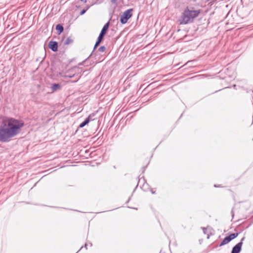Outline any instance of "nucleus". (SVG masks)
Wrapping results in <instances>:
<instances>
[{"label": "nucleus", "instance_id": "nucleus-1", "mask_svg": "<svg viewBox=\"0 0 253 253\" xmlns=\"http://www.w3.org/2000/svg\"><path fill=\"white\" fill-rule=\"evenodd\" d=\"M25 125L21 120L14 118L3 119L0 124V142H8L18 135Z\"/></svg>", "mask_w": 253, "mask_h": 253}, {"label": "nucleus", "instance_id": "nucleus-2", "mask_svg": "<svg viewBox=\"0 0 253 253\" xmlns=\"http://www.w3.org/2000/svg\"><path fill=\"white\" fill-rule=\"evenodd\" d=\"M201 10H195L193 7L187 6L180 16L179 22L180 24H187L192 23L194 19L200 14Z\"/></svg>", "mask_w": 253, "mask_h": 253}, {"label": "nucleus", "instance_id": "nucleus-3", "mask_svg": "<svg viewBox=\"0 0 253 253\" xmlns=\"http://www.w3.org/2000/svg\"><path fill=\"white\" fill-rule=\"evenodd\" d=\"M110 24V21H108L103 27L98 38L97 39V41L95 42V43L94 44L93 49L92 51V52L90 54V55L88 56V57L84 59L83 62L80 63L79 64V65H83L84 63H85L88 59L94 56L95 57V59H96V56H97V52L95 51V49L98 46V45L100 44L102 41L103 40L104 36L106 35Z\"/></svg>", "mask_w": 253, "mask_h": 253}, {"label": "nucleus", "instance_id": "nucleus-4", "mask_svg": "<svg viewBox=\"0 0 253 253\" xmlns=\"http://www.w3.org/2000/svg\"><path fill=\"white\" fill-rule=\"evenodd\" d=\"M133 8L127 9L120 16V21L122 24H126L128 20L132 16Z\"/></svg>", "mask_w": 253, "mask_h": 253}, {"label": "nucleus", "instance_id": "nucleus-5", "mask_svg": "<svg viewBox=\"0 0 253 253\" xmlns=\"http://www.w3.org/2000/svg\"><path fill=\"white\" fill-rule=\"evenodd\" d=\"M239 233H238V232L230 234L229 235L225 237L222 240V241L220 242V243L219 244V245L218 246L221 247V246H223L229 243L232 240H233V239L237 238L238 237V236L239 235Z\"/></svg>", "mask_w": 253, "mask_h": 253}, {"label": "nucleus", "instance_id": "nucleus-6", "mask_svg": "<svg viewBox=\"0 0 253 253\" xmlns=\"http://www.w3.org/2000/svg\"><path fill=\"white\" fill-rule=\"evenodd\" d=\"M245 239V237H243L240 241L232 248L231 253H240L241 252Z\"/></svg>", "mask_w": 253, "mask_h": 253}, {"label": "nucleus", "instance_id": "nucleus-7", "mask_svg": "<svg viewBox=\"0 0 253 253\" xmlns=\"http://www.w3.org/2000/svg\"><path fill=\"white\" fill-rule=\"evenodd\" d=\"M48 47L53 52H56L58 50V43L57 42L51 41L48 42Z\"/></svg>", "mask_w": 253, "mask_h": 253}, {"label": "nucleus", "instance_id": "nucleus-8", "mask_svg": "<svg viewBox=\"0 0 253 253\" xmlns=\"http://www.w3.org/2000/svg\"><path fill=\"white\" fill-rule=\"evenodd\" d=\"M55 30L57 31V34L60 35L64 31V27L61 24H58L56 25Z\"/></svg>", "mask_w": 253, "mask_h": 253}, {"label": "nucleus", "instance_id": "nucleus-9", "mask_svg": "<svg viewBox=\"0 0 253 253\" xmlns=\"http://www.w3.org/2000/svg\"><path fill=\"white\" fill-rule=\"evenodd\" d=\"M61 88V85L59 84L53 83L51 84V89L52 92L56 91Z\"/></svg>", "mask_w": 253, "mask_h": 253}, {"label": "nucleus", "instance_id": "nucleus-10", "mask_svg": "<svg viewBox=\"0 0 253 253\" xmlns=\"http://www.w3.org/2000/svg\"><path fill=\"white\" fill-rule=\"evenodd\" d=\"M91 5H87L85 8H84L80 11V14L81 15H84L86 12V11L90 7Z\"/></svg>", "mask_w": 253, "mask_h": 253}, {"label": "nucleus", "instance_id": "nucleus-11", "mask_svg": "<svg viewBox=\"0 0 253 253\" xmlns=\"http://www.w3.org/2000/svg\"><path fill=\"white\" fill-rule=\"evenodd\" d=\"M73 40L72 39L71 37H68L64 42L65 45H68L73 42Z\"/></svg>", "mask_w": 253, "mask_h": 253}, {"label": "nucleus", "instance_id": "nucleus-12", "mask_svg": "<svg viewBox=\"0 0 253 253\" xmlns=\"http://www.w3.org/2000/svg\"><path fill=\"white\" fill-rule=\"evenodd\" d=\"M141 180L143 181V183H143V186H142L143 187H144V186H145V183H146V184L147 185V183H146V180L145 179L144 177L143 176H142L141 178L139 179L138 181V183H137V186H136V188H137V186H138V185L139 183L140 182V181H141Z\"/></svg>", "mask_w": 253, "mask_h": 253}, {"label": "nucleus", "instance_id": "nucleus-13", "mask_svg": "<svg viewBox=\"0 0 253 253\" xmlns=\"http://www.w3.org/2000/svg\"><path fill=\"white\" fill-rule=\"evenodd\" d=\"M110 21H111V22L112 23H115L116 22L117 23H118V17L117 15H116L115 16V18H113V16L112 17V18L110 19Z\"/></svg>", "mask_w": 253, "mask_h": 253}, {"label": "nucleus", "instance_id": "nucleus-14", "mask_svg": "<svg viewBox=\"0 0 253 253\" xmlns=\"http://www.w3.org/2000/svg\"><path fill=\"white\" fill-rule=\"evenodd\" d=\"M87 125V123L84 120L82 123H81L78 126V128H82Z\"/></svg>", "mask_w": 253, "mask_h": 253}, {"label": "nucleus", "instance_id": "nucleus-15", "mask_svg": "<svg viewBox=\"0 0 253 253\" xmlns=\"http://www.w3.org/2000/svg\"><path fill=\"white\" fill-rule=\"evenodd\" d=\"M106 49V47L105 46H101L98 49V51L103 52L105 51Z\"/></svg>", "mask_w": 253, "mask_h": 253}, {"label": "nucleus", "instance_id": "nucleus-16", "mask_svg": "<svg viewBox=\"0 0 253 253\" xmlns=\"http://www.w3.org/2000/svg\"><path fill=\"white\" fill-rule=\"evenodd\" d=\"M84 120L88 124L90 121L94 120V119L90 118V116H88Z\"/></svg>", "mask_w": 253, "mask_h": 253}, {"label": "nucleus", "instance_id": "nucleus-17", "mask_svg": "<svg viewBox=\"0 0 253 253\" xmlns=\"http://www.w3.org/2000/svg\"><path fill=\"white\" fill-rule=\"evenodd\" d=\"M75 76V74H67L66 75L65 77H68L69 78H72Z\"/></svg>", "mask_w": 253, "mask_h": 253}, {"label": "nucleus", "instance_id": "nucleus-18", "mask_svg": "<svg viewBox=\"0 0 253 253\" xmlns=\"http://www.w3.org/2000/svg\"><path fill=\"white\" fill-rule=\"evenodd\" d=\"M147 168V166H144L141 169H142V173H144L146 169Z\"/></svg>", "mask_w": 253, "mask_h": 253}, {"label": "nucleus", "instance_id": "nucleus-19", "mask_svg": "<svg viewBox=\"0 0 253 253\" xmlns=\"http://www.w3.org/2000/svg\"><path fill=\"white\" fill-rule=\"evenodd\" d=\"M202 230H203V232H204V233L205 234H207V232H206V230H207V229H206V228H205V227H202Z\"/></svg>", "mask_w": 253, "mask_h": 253}, {"label": "nucleus", "instance_id": "nucleus-20", "mask_svg": "<svg viewBox=\"0 0 253 253\" xmlns=\"http://www.w3.org/2000/svg\"><path fill=\"white\" fill-rule=\"evenodd\" d=\"M117 0H111V1L112 3L117 4Z\"/></svg>", "mask_w": 253, "mask_h": 253}, {"label": "nucleus", "instance_id": "nucleus-21", "mask_svg": "<svg viewBox=\"0 0 253 253\" xmlns=\"http://www.w3.org/2000/svg\"><path fill=\"white\" fill-rule=\"evenodd\" d=\"M95 114L93 113L90 114L88 116H90V118H92V117H93L95 116Z\"/></svg>", "mask_w": 253, "mask_h": 253}, {"label": "nucleus", "instance_id": "nucleus-22", "mask_svg": "<svg viewBox=\"0 0 253 253\" xmlns=\"http://www.w3.org/2000/svg\"><path fill=\"white\" fill-rule=\"evenodd\" d=\"M99 62H100V61H99V59H98V60H95V61H93V63H97Z\"/></svg>", "mask_w": 253, "mask_h": 253}, {"label": "nucleus", "instance_id": "nucleus-23", "mask_svg": "<svg viewBox=\"0 0 253 253\" xmlns=\"http://www.w3.org/2000/svg\"><path fill=\"white\" fill-rule=\"evenodd\" d=\"M81 1L83 2L84 3L86 2V0H80Z\"/></svg>", "mask_w": 253, "mask_h": 253}, {"label": "nucleus", "instance_id": "nucleus-24", "mask_svg": "<svg viewBox=\"0 0 253 253\" xmlns=\"http://www.w3.org/2000/svg\"><path fill=\"white\" fill-rule=\"evenodd\" d=\"M151 192L152 194H153L155 193V192L152 189L151 190Z\"/></svg>", "mask_w": 253, "mask_h": 253}, {"label": "nucleus", "instance_id": "nucleus-25", "mask_svg": "<svg viewBox=\"0 0 253 253\" xmlns=\"http://www.w3.org/2000/svg\"><path fill=\"white\" fill-rule=\"evenodd\" d=\"M231 213H232V217H233V216H234V212H233V210H232V211H231Z\"/></svg>", "mask_w": 253, "mask_h": 253}, {"label": "nucleus", "instance_id": "nucleus-26", "mask_svg": "<svg viewBox=\"0 0 253 253\" xmlns=\"http://www.w3.org/2000/svg\"><path fill=\"white\" fill-rule=\"evenodd\" d=\"M130 197H129V198H128V200L126 202V204H127V203H128L129 202V201H130Z\"/></svg>", "mask_w": 253, "mask_h": 253}, {"label": "nucleus", "instance_id": "nucleus-27", "mask_svg": "<svg viewBox=\"0 0 253 253\" xmlns=\"http://www.w3.org/2000/svg\"><path fill=\"white\" fill-rule=\"evenodd\" d=\"M214 186L215 187H220V185H214Z\"/></svg>", "mask_w": 253, "mask_h": 253}, {"label": "nucleus", "instance_id": "nucleus-28", "mask_svg": "<svg viewBox=\"0 0 253 253\" xmlns=\"http://www.w3.org/2000/svg\"><path fill=\"white\" fill-rule=\"evenodd\" d=\"M86 247H87V245L85 244L84 245V247H85V248H86Z\"/></svg>", "mask_w": 253, "mask_h": 253}, {"label": "nucleus", "instance_id": "nucleus-29", "mask_svg": "<svg viewBox=\"0 0 253 253\" xmlns=\"http://www.w3.org/2000/svg\"><path fill=\"white\" fill-rule=\"evenodd\" d=\"M207 238H208V239H209V238H210V235H208Z\"/></svg>", "mask_w": 253, "mask_h": 253}, {"label": "nucleus", "instance_id": "nucleus-30", "mask_svg": "<svg viewBox=\"0 0 253 253\" xmlns=\"http://www.w3.org/2000/svg\"><path fill=\"white\" fill-rule=\"evenodd\" d=\"M83 248V247L82 246V247H81V248L80 249V250H79V251H80L82 248Z\"/></svg>", "mask_w": 253, "mask_h": 253}, {"label": "nucleus", "instance_id": "nucleus-31", "mask_svg": "<svg viewBox=\"0 0 253 253\" xmlns=\"http://www.w3.org/2000/svg\"><path fill=\"white\" fill-rule=\"evenodd\" d=\"M250 225H251V224H249V225H248V226L247 227V228L249 227Z\"/></svg>", "mask_w": 253, "mask_h": 253}, {"label": "nucleus", "instance_id": "nucleus-32", "mask_svg": "<svg viewBox=\"0 0 253 253\" xmlns=\"http://www.w3.org/2000/svg\"><path fill=\"white\" fill-rule=\"evenodd\" d=\"M79 253V251H77V253Z\"/></svg>", "mask_w": 253, "mask_h": 253}, {"label": "nucleus", "instance_id": "nucleus-33", "mask_svg": "<svg viewBox=\"0 0 253 253\" xmlns=\"http://www.w3.org/2000/svg\"><path fill=\"white\" fill-rule=\"evenodd\" d=\"M79 253V251H77V253Z\"/></svg>", "mask_w": 253, "mask_h": 253}, {"label": "nucleus", "instance_id": "nucleus-34", "mask_svg": "<svg viewBox=\"0 0 253 253\" xmlns=\"http://www.w3.org/2000/svg\"><path fill=\"white\" fill-rule=\"evenodd\" d=\"M79 253V251H77V253Z\"/></svg>", "mask_w": 253, "mask_h": 253}, {"label": "nucleus", "instance_id": "nucleus-35", "mask_svg": "<svg viewBox=\"0 0 253 253\" xmlns=\"http://www.w3.org/2000/svg\"><path fill=\"white\" fill-rule=\"evenodd\" d=\"M79 253V251H77V253Z\"/></svg>", "mask_w": 253, "mask_h": 253}, {"label": "nucleus", "instance_id": "nucleus-36", "mask_svg": "<svg viewBox=\"0 0 253 253\" xmlns=\"http://www.w3.org/2000/svg\"><path fill=\"white\" fill-rule=\"evenodd\" d=\"M79 253V251H77V253Z\"/></svg>", "mask_w": 253, "mask_h": 253}]
</instances>
